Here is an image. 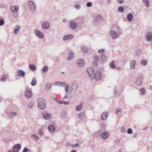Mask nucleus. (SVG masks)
<instances>
[{
    "label": "nucleus",
    "mask_w": 152,
    "mask_h": 152,
    "mask_svg": "<svg viewBox=\"0 0 152 152\" xmlns=\"http://www.w3.org/2000/svg\"><path fill=\"white\" fill-rule=\"evenodd\" d=\"M49 67L48 66H45L43 67L42 71L43 73H47L48 72Z\"/></svg>",
    "instance_id": "36"
},
{
    "label": "nucleus",
    "mask_w": 152,
    "mask_h": 152,
    "mask_svg": "<svg viewBox=\"0 0 152 152\" xmlns=\"http://www.w3.org/2000/svg\"><path fill=\"white\" fill-rule=\"evenodd\" d=\"M20 29V26L18 25H16L14 27V34H17Z\"/></svg>",
    "instance_id": "21"
},
{
    "label": "nucleus",
    "mask_w": 152,
    "mask_h": 152,
    "mask_svg": "<svg viewBox=\"0 0 152 152\" xmlns=\"http://www.w3.org/2000/svg\"><path fill=\"white\" fill-rule=\"evenodd\" d=\"M75 8L77 10H80L81 8V6L78 4H75Z\"/></svg>",
    "instance_id": "43"
},
{
    "label": "nucleus",
    "mask_w": 152,
    "mask_h": 152,
    "mask_svg": "<svg viewBox=\"0 0 152 152\" xmlns=\"http://www.w3.org/2000/svg\"><path fill=\"white\" fill-rule=\"evenodd\" d=\"M87 71L91 79H95L98 80L101 79V73L99 70L95 71L93 68L90 67L87 69Z\"/></svg>",
    "instance_id": "1"
},
{
    "label": "nucleus",
    "mask_w": 152,
    "mask_h": 152,
    "mask_svg": "<svg viewBox=\"0 0 152 152\" xmlns=\"http://www.w3.org/2000/svg\"><path fill=\"white\" fill-rule=\"evenodd\" d=\"M97 61H94L93 62V64L94 65H95L96 66H97Z\"/></svg>",
    "instance_id": "61"
},
{
    "label": "nucleus",
    "mask_w": 152,
    "mask_h": 152,
    "mask_svg": "<svg viewBox=\"0 0 152 152\" xmlns=\"http://www.w3.org/2000/svg\"><path fill=\"white\" fill-rule=\"evenodd\" d=\"M124 10V8L123 7H119L118 9V11L120 12H122Z\"/></svg>",
    "instance_id": "47"
},
{
    "label": "nucleus",
    "mask_w": 152,
    "mask_h": 152,
    "mask_svg": "<svg viewBox=\"0 0 152 152\" xmlns=\"http://www.w3.org/2000/svg\"><path fill=\"white\" fill-rule=\"evenodd\" d=\"M60 60V58L58 57H57L55 59V61L56 62L59 61Z\"/></svg>",
    "instance_id": "62"
},
{
    "label": "nucleus",
    "mask_w": 152,
    "mask_h": 152,
    "mask_svg": "<svg viewBox=\"0 0 152 152\" xmlns=\"http://www.w3.org/2000/svg\"><path fill=\"white\" fill-rule=\"evenodd\" d=\"M83 105L82 104L80 105L77 106L76 107L75 110L77 111H81L82 109Z\"/></svg>",
    "instance_id": "33"
},
{
    "label": "nucleus",
    "mask_w": 152,
    "mask_h": 152,
    "mask_svg": "<svg viewBox=\"0 0 152 152\" xmlns=\"http://www.w3.org/2000/svg\"><path fill=\"white\" fill-rule=\"evenodd\" d=\"M94 59L95 61H98L99 60V56L98 55L95 56L94 57Z\"/></svg>",
    "instance_id": "53"
},
{
    "label": "nucleus",
    "mask_w": 152,
    "mask_h": 152,
    "mask_svg": "<svg viewBox=\"0 0 152 152\" xmlns=\"http://www.w3.org/2000/svg\"><path fill=\"white\" fill-rule=\"evenodd\" d=\"M104 52V50L103 49H99L98 50V52L100 54H103V53Z\"/></svg>",
    "instance_id": "51"
},
{
    "label": "nucleus",
    "mask_w": 152,
    "mask_h": 152,
    "mask_svg": "<svg viewBox=\"0 0 152 152\" xmlns=\"http://www.w3.org/2000/svg\"><path fill=\"white\" fill-rule=\"evenodd\" d=\"M73 90L72 86L69 84L66 85L64 88V91L66 93L64 97V99H67L69 100L71 99L72 96L71 93Z\"/></svg>",
    "instance_id": "3"
},
{
    "label": "nucleus",
    "mask_w": 152,
    "mask_h": 152,
    "mask_svg": "<svg viewBox=\"0 0 152 152\" xmlns=\"http://www.w3.org/2000/svg\"><path fill=\"white\" fill-rule=\"evenodd\" d=\"M42 116L43 118L46 120H48L51 118V114L43 113H42Z\"/></svg>",
    "instance_id": "14"
},
{
    "label": "nucleus",
    "mask_w": 152,
    "mask_h": 152,
    "mask_svg": "<svg viewBox=\"0 0 152 152\" xmlns=\"http://www.w3.org/2000/svg\"><path fill=\"white\" fill-rule=\"evenodd\" d=\"M78 66L80 67L84 66L85 64L84 61L82 58L78 59L77 61Z\"/></svg>",
    "instance_id": "15"
},
{
    "label": "nucleus",
    "mask_w": 152,
    "mask_h": 152,
    "mask_svg": "<svg viewBox=\"0 0 152 152\" xmlns=\"http://www.w3.org/2000/svg\"><path fill=\"white\" fill-rule=\"evenodd\" d=\"M4 24V21L3 19L0 20V26H2Z\"/></svg>",
    "instance_id": "56"
},
{
    "label": "nucleus",
    "mask_w": 152,
    "mask_h": 152,
    "mask_svg": "<svg viewBox=\"0 0 152 152\" xmlns=\"http://www.w3.org/2000/svg\"><path fill=\"white\" fill-rule=\"evenodd\" d=\"M79 144L78 143H76L75 144H71L70 145V146H71L72 148H75L77 147H79Z\"/></svg>",
    "instance_id": "44"
},
{
    "label": "nucleus",
    "mask_w": 152,
    "mask_h": 152,
    "mask_svg": "<svg viewBox=\"0 0 152 152\" xmlns=\"http://www.w3.org/2000/svg\"><path fill=\"white\" fill-rule=\"evenodd\" d=\"M21 147V145L20 144L15 145L12 148L13 152H18L20 149Z\"/></svg>",
    "instance_id": "12"
},
{
    "label": "nucleus",
    "mask_w": 152,
    "mask_h": 152,
    "mask_svg": "<svg viewBox=\"0 0 152 152\" xmlns=\"http://www.w3.org/2000/svg\"><path fill=\"white\" fill-rule=\"evenodd\" d=\"M73 36L72 34H69L66 36H64L63 37L64 40H66L67 39H72Z\"/></svg>",
    "instance_id": "24"
},
{
    "label": "nucleus",
    "mask_w": 152,
    "mask_h": 152,
    "mask_svg": "<svg viewBox=\"0 0 152 152\" xmlns=\"http://www.w3.org/2000/svg\"><path fill=\"white\" fill-rule=\"evenodd\" d=\"M121 111V109L120 108H118L115 109V112L116 114H118L119 112Z\"/></svg>",
    "instance_id": "54"
},
{
    "label": "nucleus",
    "mask_w": 152,
    "mask_h": 152,
    "mask_svg": "<svg viewBox=\"0 0 152 152\" xmlns=\"http://www.w3.org/2000/svg\"><path fill=\"white\" fill-rule=\"evenodd\" d=\"M38 134L41 136H42L43 135L44 133L43 131L41 129H39L38 131Z\"/></svg>",
    "instance_id": "48"
},
{
    "label": "nucleus",
    "mask_w": 152,
    "mask_h": 152,
    "mask_svg": "<svg viewBox=\"0 0 152 152\" xmlns=\"http://www.w3.org/2000/svg\"><path fill=\"white\" fill-rule=\"evenodd\" d=\"M82 52L83 53H87L88 50V47L86 46H82L80 48Z\"/></svg>",
    "instance_id": "22"
},
{
    "label": "nucleus",
    "mask_w": 152,
    "mask_h": 152,
    "mask_svg": "<svg viewBox=\"0 0 152 152\" xmlns=\"http://www.w3.org/2000/svg\"><path fill=\"white\" fill-rule=\"evenodd\" d=\"M109 136V133L107 132H104L102 134V137L103 139L106 140L107 139Z\"/></svg>",
    "instance_id": "20"
},
{
    "label": "nucleus",
    "mask_w": 152,
    "mask_h": 152,
    "mask_svg": "<svg viewBox=\"0 0 152 152\" xmlns=\"http://www.w3.org/2000/svg\"><path fill=\"white\" fill-rule=\"evenodd\" d=\"M29 67L30 69L32 71H34L36 69V66L33 64L29 65Z\"/></svg>",
    "instance_id": "39"
},
{
    "label": "nucleus",
    "mask_w": 152,
    "mask_h": 152,
    "mask_svg": "<svg viewBox=\"0 0 152 152\" xmlns=\"http://www.w3.org/2000/svg\"><path fill=\"white\" fill-rule=\"evenodd\" d=\"M136 62L135 60H133L131 61L130 63V68L132 69H135V65Z\"/></svg>",
    "instance_id": "27"
},
{
    "label": "nucleus",
    "mask_w": 152,
    "mask_h": 152,
    "mask_svg": "<svg viewBox=\"0 0 152 152\" xmlns=\"http://www.w3.org/2000/svg\"><path fill=\"white\" fill-rule=\"evenodd\" d=\"M113 93L115 94H116L117 93V90L115 88V89L113 91Z\"/></svg>",
    "instance_id": "60"
},
{
    "label": "nucleus",
    "mask_w": 152,
    "mask_h": 152,
    "mask_svg": "<svg viewBox=\"0 0 152 152\" xmlns=\"http://www.w3.org/2000/svg\"><path fill=\"white\" fill-rule=\"evenodd\" d=\"M107 58L104 54H101L100 57V60L102 63L105 62L107 61Z\"/></svg>",
    "instance_id": "19"
},
{
    "label": "nucleus",
    "mask_w": 152,
    "mask_h": 152,
    "mask_svg": "<svg viewBox=\"0 0 152 152\" xmlns=\"http://www.w3.org/2000/svg\"><path fill=\"white\" fill-rule=\"evenodd\" d=\"M34 104V102L31 101L28 104L27 107L29 109H31L33 107Z\"/></svg>",
    "instance_id": "38"
},
{
    "label": "nucleus",
    "mask_w": 152,
    "mask_h": 152,
    "mask_svg": "<svg viewBox=\"0 0 152 152\" xmlns=\"http://www.w3.org/2000/svg\"><path fill=\"white\" fill-rule=\"evenodd\" d=\"M37 80L36 78L35 77H33L32 79L31 82V85L33 86H34L36 83Z\"/></svg>",
    "instance_id": "35"
},
{
    "label": "nucleus",
    "mask_w": 152,
    "mask_h": 152,
    "mask_svg": "<svg viewBox=\"0 0 152 152\" xmlns=\"http://www.w3.org/2000/svg\"><path fill=\"white\" fill-rule=\"evenodd\" d=\"M146 91L143 88H142L139 90V93L142 96H144L145 94Z\"/></svg>",
    "instance_id": "29"
},
{
    "label": "nucleus",
    "mask_w": 152,
    "mask_h": 152,
    "mask_svg": "<svg viewBox=\"0 0 152 152\" xmlns=\"http://www.w3.org/2000/svg\"><path fill=\"white\" fill-rule=\"evenodd\" d=\"M146 39L148 41H150L152 40V33L148 32L146 35Z\"/></svg>",
    "instance_id": "17"
},
{
    "label": "nucleus",
    "mask_w": 152,
    "mask_h": 152,
    "mask_svg": "<svg viewBox=\"0 0 152 152\" xmlns=\"http://www.w3.org/2000/svg\"><path fill=\"white\" fill-rule=\"evenodd\" d=\"M92 3L91 2H88L86 4L87 7H90L92 6Z\"/></svg>",
    "instance_id": "55"
},
{
    "label": "nucleus",
    "mask_w": 152,
    "mask_h": 152,
    "mask_svg": "<svg viewBox=\"0 0 152 152\" xmlns=\"http://www.w3.org/2000/svg\"><path fill=\"white\" fill-rule=\"evenodd\" d=\"M127 18L129 22H131L133 19V15L132 13H129L127 15Z\"/></svg>",
    "instance_id": "30"
},
{
    "label": "nucleus",
    "mask_w": 152,
    "mask_h": 152,
    "mask_svg": "<svg viewBox=\"0 0 152 152\" xmlns=\"http://www.w3.org/2000/svg\"><path fill=\"white\" fill-rule=\"evenodd\" d=\"M133 132V131L130 128H129L128 129V130L127 131V133L128 134H132Z\"/></svg>",
    "instance_id": "52"
},
{
    "label": "nucleus",
    "mask_w": 152,
    "mask_h": 152,
    "mask_svg": "<svg viewBox=\"0 0 152 152\" xmlns=\"http://www.w3.org/2000/svg\"><path fill=\"white\" fill-rule=\"evenodd\" d=\"M143 79L144 77L143 75H138L135 82L136 85L138 87L141 86L143 82Z\"/></svg>",
    "instance_id": "6"
},
{
    "label": "nucleus",
    "mask_w": 152,
    "mask_h": 152,
    "mask_svg": "<svg viewBox=\"0 0 152 152\" xmlns=\"http://www.w3.org/2000/svg\"><path fill=\"white\" fill-rule=\"evenodd\" d=\"M50 27V24L48 21H44L41 23V27L44 30L49 29Z\"/></svg>",
    "instance_id": "8"
},
{
    "label": "nucleus",
    "mask_w": 152,
    "mask_h": 152,
    "mask_svg": "<svg viewBox=\"0 0 152 152\" xmlns=\"http://www.w3.org/2000/svg\"><path fill=\"white\" fill-rule=\"evenodd\" d=\"M55 85L57 86H58L63 87L66 86V83L65 82H58L55 83Z\"/></svg>",
    "instance_id": "25"
},
{
    "label": "nucleus",
    "mask_w": 152,
    "mask_h": 152,
    "mask_svg": "<svg viewBox=\"0 0 152 152\" xmlns=\"http://www.w3.org/2000/svg\"><path fill=\"white\" fill-rule=\"evenodd\" d=\"M22 152H33V151L30 150L28 149L26 147L24 148Z\"/></svg>",
    "instance_id": "42"
},
{
    "label": "nucleus",
    "mask_w": 152,
    "mask_h": 152,
    "mask_svg": "<svg viewBox=\"0 0 152 152\" xmlns=\"http://www.w3.org/2000/svg\"><path fill=\"white\" fill-rule=\"evenodd\" d=\"M120 140L119 139H117L115 140L114 141V144L116 145H118L120 144Z\"/></svg>",
    "instance_id": "45"
},
{
    "label": "nucleus",
    "mask_w": 152,
    "mask_h": 152,
    "mask_svg": "<svg viewBox=\"0 0 152 152\" xmlns=\"http://www.w3.org/2000/svg\"><path fill=\"white\" fill-rule=\"evenodd\" d=\"M17 115V113L16 112H10L7 113V115L10 118H12L15 116H16Z\"/></svg>",
    "instance_id": "23"
},
{
    "label": "nucleus",
    "mask_w": 152,
    "mask_h": 152,
    "mask_svg": "<svg viewBox=\"0 0 152 152\" xmlns=\"http://www.w3.org/2000/svg\"><path fill=\"white\" fill-rule=\"evenodd\" d=\"M51 86L49 83H47L45 89L47 90H49Z\"/></svg>",
    "instance_id": "46"
},
{
    "label": "nucleus",
    "mask_w": 152,
    "mask_h": 152,
    "mask_svg": "<svg viewBox=\"0 0 152 152\" xmlns=\"http://www.w3.org/2000/svg\"><path fill=\"white\" fill-rule=\"evenodd\" d=\"M143 2L145 3V5L147 7H148L149 6V0H143Z\"/></svg>",
    "instance_id": "41"
},
{
    "label": "nucleus",
    "mask_w": 152,
    "mask_h": 152,
    "mask_svg": "<svg viewBox=\"0 0 152 152\" xmlns=\"http://www.w3.org/2000/svg\"><path fill=\"white\" fill-rule=\"evenodd\" d=\"M38 106L40 109H44L46 106L45 100L42 98H39L37 100Z\"/></svg>",
    "instance_id": "5"
},
{
    "label": "nucleus",
    "mask_w": 152,
    "mask_h": 152,
    "mask_svg": "<svg viewBox=\"0 0 152 152\" xmlns=\"http://www.w3.org/2000/svg\"><path fill=\"white\" fill-rule=\"evenodd\" d=\"M108 115L107 113H103L101 116V118L103 121L105 120Z\"/></svg>",
    "instance_id": "34"
},
{
    "label": "nucleus",
    "mask_w": 152,
    "mask_h": 152,
    "mask_svg": "<svg viewBox=\"0 0 152 152\" xmlns=\"http://www.w3.org/2000/svg\"><path fill=\"white\" fill-rule=\"evenodd\" d=\"M115 61L113 60L109 64V66L112 69H115V65L114 64Z\"/></svg>",
    "instance_id": "32"
},
{
    "label": "nucleus",
    "mask_w": 152,
    "mask_h": 152,
    "mask_svg": "<svg viewBox=\"0 0 152 152\" xmlns=\"http://www.w3.org/2000/svg\"><path fill=\"white\" fill-rule=\"evenodd\" d=\"M34 32L36 36L40 39H42L44 37L43 34L37 29L34 30Z\"/></svg>",
    "instance_id": "7"
},
{
    "label": "nucleus",
    "mask_w": 152,
    "mask_h": 152,
    "mask_svg": "<svg viewBox=\"0 0 152 152\" xmlns=\"http://www.w3.org/2000/svg\"><path fill=\"white\" fill-rule=\"evenodd\" d=\"M110 35L112 39H115L117 38L118 34L115 30H112L110 31Z\"/></svg>",
    "instance_id": "11"
},
{
    "label": "nucleus",
    "mask_w": 152,
    "mask_h": 152,
    "mask_svg": "<svg viewBox=\"0 0 152 152\" xmlns=\"http://www.w3.org/2000/svg\"><path fill=\"white\" fill-rule=\"evenodd\" d=\"M19 9V6H13L11 8V10L13 12H18Z\"/></svg>",
    "instance_id": "26"
},
{
    "label": "nucleus",
    "mask_w": 152,
    "mask_h": 152,
    "mask_svg": "<svg viewBox=\"0 0 152 152\" xmlns=\"http://www.w3.org/2000/svg\"><path fill=\"white\" fill-rule=\"evenodd\" d=\"M31 137L36 141H38L39 139V137L36 134H32Z\"/></svg>",
    "instance_id": "31"
},
{
    "label": "nucleus",
    "mask_w": 152,
    "mask_h": 152,
    "mask_svg": "<svg viewBox=\"0 0 152 152\" xmlns=\"http://www.w3.org/2000/svg\"><path fill=\"white\" fill-rule=\"evenodd\" d=\"M86 116L85 113L84 111H83L77 115V118L79 120H81L85 118Z\"/></svg>",
    "instance_id": "16"
},
{
    "label": "nucleus",
    "mask_w": 152,
    "mask_h": 152,
    "mask_svg": "<svg viewBox=\"0 0 152 152\" xmlns=\"http://www.w3.org/2000/svg\"><path fill=\"white\" fill-rule=\"evenodd\" d=\"M83 18L82 17H78L70 21L69 26L72 29H75L78 26L81 25L83 23Z\"/></svg>",
    "instance_id": "2"
},
{
    "label": "nucleus",
    "mask_w": 152,
    "mask_h": 152,
    "mask_svg": "<svg viewBox=\"0 0 152 152\" xmlns=\"http://www.w3.org/2000/svg\"><path fill=\"white\" fill-rule=\"evenodd\" d=\"M1 81L2 82H5L6 81V79L4 77H2L1 79Z\"/></svg>",
    "instance_id": "58"
},
{
    "label": "nucleus",
    "mask_w": 152,
    "mask_h": 152,
    "mask_svg": "<svg viewBox=\"0 0 152 152\" xmlns=\"http://www.w3.org/2000/svg\"><path fill=\"white\" fill-rule=\"evenodd\" d=\"M28 4L31 12L32 13H35L37 9L34 2L32 0H30L28 1Z\"/></svg>",
    "instance_id": "4"
},
{
    "label": "nucleus",
    "mask_w": 152,
    "mask_h": 152,
    "mask_svg": "<svg viewBox=\"0 0 152 152\" xmlns=\"http://www.w3.org/2000/svg\"><path fill=\"white\" fill-rule=\"evenodd\" d=\"M55 100L56 102H57L58 103H59V104H62L63 103V101H62L59 100L57 98H55Z\"/></svg>",
    "instance_id": "49"
},
{
    "label": "nucleus",
    "mask_w": 152,
    "mask_h": 152,
    "mask_svg": "<svg viewBox=\"0 0 152 152\" xmlns=\"http://www.w3.org/2000/svg\"><path fill=\"white\" fill-rule=\"evenodd\" d=\"M74 55L73 52L72 51H70L69 53V56L67 58L68 60H70L74 58Z\"/></svg>",
    "instance_id": "28"
},
{
    "label": "nucleus",
    "mask_w": 152,
    "mask_h": 152,
    "mask_svg": "<svg viewBox=\"0 0 152 152\" xmlns=\"http://www.w3.org/2000/svg\"><path fill=\"white\" fill-rule=\"evenodd\" d=\"M48 129L50 133H53L55 131L56 127L53 125H50L48 126Z\"/></svg>",
    "instance_id": "18"
},
{
    "label": "nucleus",
    "mask_w": 152,
    "mask_h": 152,
    "mask_svg": "<svg viewBox=\"0 0 152 152\" xmlns=\"http://www.w3.org/2000/svg\"><path fill=\"white\" fill-rule=\"evenodd\" d=\"M111 0H107V4H110L111 3Z\"/></svg>",
    "instance_id": "64"
},
{
    "label": "nucleus",
    "mask_w": 152,
    "mask_h": 152,
    "mask_svg": "<svg viewBox=\"0 0 152 152\" xmlns=\"http://www.w3.org/2000/svg\"><path fill=\"white\" fill-rule=\"evenodd\" d=\"M148 129V126H146L143 128L142 129V130L143 131H145V130H147Z\"/></svg>",
    "instance_id": "63"
},
{
    "label": "nucleus",
    "mask_w": 152,
    "mask_h": 152,
    "mask_svg": "<svg viewBox=\"0 0 152 152\" xmlns=\"http://www.w3.org/2000/svg\"><path fill=\"white\" fill-rule=\"evenodd\" d=\"M124 0H117V2L119 4H121L123 2Z\"/></svg>",
    "instance_id": "57"
},
{
    "label": "nucleus",
    "mask_w": 152,
    "mask_h": 152,
    "mask_svg": "<svg viewBox=\"0 0 152 152\" xmlns=\"http://www.w3.org/2000/svg\"><path fill=\"white\" fill-rule=\"evenodd\" d=\"M25 95L27 98L29 99L31 98L33 96V93L31 89L27 88L25 91Z\"/></svg>",
    "instance_id": "9"
},
{
    "label": "nucleus",
    "mask_w": 152,
    "mask_h": 152,
    "mask_svg": "<svg viewBox=\"0 0 152 152\" xmlns=\"http://www.w3.org/2000/svg\"><path fill=\"white\" fill-rule=\"evenodd\" d=\"M148 63V61L146 59H143L140 62V64L143 66H145Z\"/></svg>",
    "instance_id": "37"
},
{
    "label": "nucleus",
    "mask_w": 152,
    "mask_h": 152,
    "mask_svg": "<svg viewBox=\"0 0 152 152\" xmlns=\"http://www.w3.org/2000/svg\"><path fill=\"white\" fill-rule=\"evenodd\" d=\"M120 131L121 132L123 133H124L126 132L125 128L124 126H123L121 128Z\"/></svg>",
    "instance_id": "50"
},
{
    "label": "nucleus",
    "mask_w": 152,
    "mask_h": 152,
    "mask_svg": "<svg viewBox=\"0 0 152 152\" xmlns=\"http://www.w3.org/2000/svg\"><path fill=\"white\" fill-rule=\"evenodd\" d=\"M16 75L19 77H25V73L22 70H19L16 72Z\"/></svg>",
    "instance_id": "13"
},
{
    "label": "nucleus",
    "mask_w": 152,
    "mask_h": 152,
    "mask_svg": "<svg viewBox=\"0 0 152 152\" xmlns=\"http://www.w3.org/2000/svg\"><path fill=\"white\" fill-rule=\"evenodd\" d=\"M67 116V113L65 111H63L62 112L61 117L63 118H66Z\"/></svg>",
    "instance_id": "40"
},
{
    "label": "nucleus",
    "mask_w": 152,
    "mask_h": 152,
    "mask_svg": "<svg viewBox=\"0 0 152 152\" xmlns=\"http://www.w3.org/2000/svg\"><path fill=\"white\" fill-rule=\"evenodd\" d=\"M94 20L96 22H100L102 20V16L98 14H95L93 17Z\"/></svg>",
    "instance_id": "10"
},
{
    "label": "nucleus",
    "mask_w": 152,
    "mask_h": 152,
    "mask_svg": "<svg viewBox=\"0 0 152 152\" xmlns=\"http://www.w3.org/2000/svg\"><path fill=\"white\" fill-rule=\"evenodd\" d=\"M5 7V6L4 4H0V8H3Z\"/></svg>",
    "instance_id": "59"
}]
</instances>
